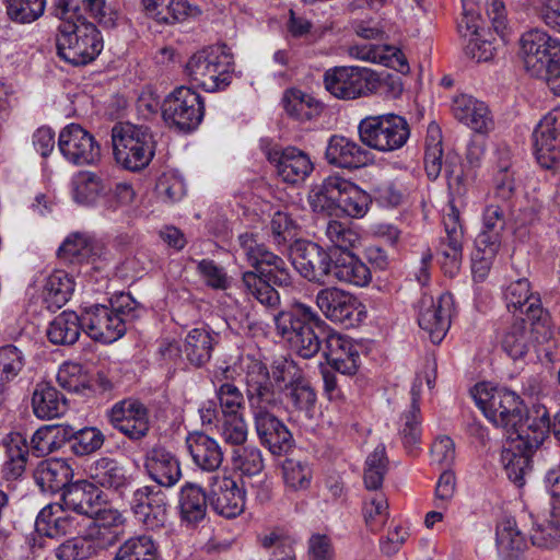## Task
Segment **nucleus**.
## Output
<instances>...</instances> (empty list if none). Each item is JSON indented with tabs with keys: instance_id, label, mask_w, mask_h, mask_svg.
Returning a JSON list of instances; mask_svg holds the SVG:
<instances>
[{
	"instance_id": "obj_1",
	"label": "nucleus",
	"mask_w": 560,
	"mask_h": 560,
	"mask_svg": "<svg viewBox=\"0 0 560 560\" xmlns=\"http://www.w3.org/2000/svg\"><path fill=\"white\" fill-rule=\"evenodd\" d=\"M238 245L254 270L242 276L243 292L268 308L280 304V294L272 287L288 288L293 283V275L285 260L258 243L252 233L238 236Z\"/></svg>"
},
{
	"instance_id": "obj_2",
	"label": "nucleus",
	"mask_w": 560,
	"mask_h": 560,
	"mask_svg": "<svg viewBox=\"0 0 560 560\" xmlns=\"http://www.w3.org/2000/svg\"><path fill=\"white\" fill-rule=\"evenodd\" d=\"M275 324L290 349L303 359L317 354L328 334L325 323L303 303H294L289 310L281 311L275 316Z\"/></svg>"
},
{
	"instance_id": "obj_3",
	"label": "nucleus",
	"mask_w": 560,
	"mask_h": 560,
	"mask_svg": "<svg viewBox=\"0 0 560 560\" xmlns=\"http://www.w3.org/2000/svg\"><path fill=\"white\" fill-rule=\"evenodd\" d=\"M56 35L58 56L72 66H85L103 49V38L96 26L81 14L77 19L60 15Z\"/></svg>"
},
{
	"instance_id": "obj_4",
	"label": "nucleus",
	"mask_w": 560,
	"mask_h": 560,
	"mask_svg": "<svg viewBox=\"0 0 560 560\" xmlns=\"http://www.w3.org/2000/svg\"><path fill=\"white\" fill-rule=\"evenodd\" d=\"M137 302L129 293L116 296L110 306L92 305L81 314L83 331L96 341L110 343L126 332V324L135 317Z\"/></svg>"
},
{
	"instance_id": "obj_5",
	"label": "nucleus",
	"mask_w": 560,
	"mask_h": 560,
	"mask_svg": "<svg viewBox=\"0 0 560 560\" xmlns=\"http://www.w3.org/2000/svg\"><path fill=\"white\" fill-rule=\"evenodd\" d=\"M116 162L125 170L139 172L145 168L155 154V141L149 127L118 122L112 129Z\"/></svg>"
},
{
	"instance_id": "obj_6",
	"label": "nucleus",
	"mask_w": 560,
	"mask_h": 560,
	"mask_svg": "<svg viewBox=\"0 0 560 560\" xmlns=\"http://www.w3.org/2000/svg\"><path fill=\"white\" fill-rule=\"evenodd\" d=\"M505 218L502 208L489 205L481 217V228L475 238V250L471 255L474 279L482 281L488 276L502 244Z\"/></svg>"
},
{
	"instance_id": "obj_7",
	"label": "nucleus",
	"mask_w": 560,
	"mask_h": 560,
	"mask_svg": "<svg viewBox=\"0 0 560 560\" xmlns=\"http://www.w3.org/2000/svg\"><path fill=\"white\" fill-rule=\"evenodd\" d=\"M185 71L197 86L207 92H217L231 83L233 58L219 47L205 48L188 59Z\"/></svg>"
},
{
	"instance_id": "obj_8",
	"label": "nucleus",
	"mask_w": 560,
	"mask_h": 560,
	"mask_svg": "<svg viewBox=\"0 0 560 560\" xmlns=\"http://www.w3.org/2000/svg\"><path fill=\"white\" fill-rule=\"evenodd\" d=\"M59 428L56 425H43L35 431L28 446L26 439L14 433L9 435L7 442V460L3 472L7 479H16L25 470L30 448L37 456H46L60 447L58 441Z\"/></svg>"
},
{
	"instance_id": "obj_9",
	"label": "nucleus",
	"mask_w": 560,
	"mask_h": 560,
	"mask_svg": "<svg viewBox=\"0 0 560 560\" xmlns=\"http://www.w3.org/2000/svg\"><path fill=\"white\" fill-rule=\"evenodd\" d=\"M360 140L380 152H392L402 148L410 136L407 120L396 114L370 116L358 127Z\"/></svg>"
},
{
	"instance_id": "obj_10",
	"label": "nucleus",
	"mask_w": 560,
	"mask_h": 560,
	"mask_svg": "<svg viewBox=\"0 0 560 560\" xmlns=\"http://www.w3.org/2000/svg\"><path fill=\"white\" fill-rule=\"evenodd\" d=\"M469 394L486 418L503 425L506 432L509 423H524L521 398L508 387H470Z\"/></svg>"
},
{
	"instance_id": "obj_11",
	"label": "nucleus",
	"mask_w": 560,
	"mask_h": 560,
	"mask_svg": "<svg viewBox=\"0 0 560 560\" xmlns=\"http://www.w3.org/2000/svg\"><path fill=\"white\" fill-rule=\"evenodd\" d=\"M527 73L547 86L560 73V43L546 32H527Z\"/></svg>"
},
{
	"instance_id": "obj_12",
	"label": "nucleus",
	"mask_w": 560,
	"mask_h": 560,
	"mask_svg": "<svg viewBox=\"0 0 560 560\" xmlns=\"http://www.w3.org/2000/svg\"><path fill=\"white\" fill-rule=\"evenodd\" d=\"M205 115L203 100L188 86L176 88L163 102L164 121L180 131H191L202 121Z\"/></svg>"
},
{
	"instance_id": "obj_13",
	"label": "nucleus",
	"mask_w": 560,
	"mask_h": 560,
	"mask_svg": "<svg viewBox=\"0 0 560 560\" xmlns=\"http://www.w3.org/2000/svg\"><path fill=\"white\" fill-rule=\"evenodd\" d=\"M376 82V72L361 67H335L324 74L325 89L339 100H355L373 93Z\"/></svg>"
},
{
	"instance_id": "obj_14",
	"label": "nucleus",
	"mask_w": 560,
	"mask_h": 560,
	"mask_svg": "<svg viewBox=\"0 0 560 560\" xmlns=\"http://www.w3.org/2000/svg\"><path fill=\"white\" fill-rule=\"evenodd\" d=\"M58 148L63 158L78 166L94 165L101 160V145L79 124H69L59 133Z\"/></svg>"
},
{
	"instance_id": "obj_15",
	"label": "nucleus",
	"mask_w": 560,
	"mask_h": 560,
	"mask_svg": "<svg viewBox=\"0 0 560 560\" xmlns=\"http://www.w3.org/2000/svg\"><path fill=\"white\" fill-rule=\"evenodd\" d=\"M334 252L324 249L311 241H298L294 246L293 265L306 280L325 284L331 277Z\"/></svg>"
},
{
	"instance_id": "obj_16",
	"label": "nucleus",
	"mask_w": 560,
	"mask_h": 560,
	"mask_svg": "<svg viewBox=\"0 0 560 560\" xmlns=\"http://www.w3.org/2000/svg\"><path fill=\"white\" fill-rule=\"evenodd\" d=\"M453 295L441 294L438 300L430 295H423L418 303V324L428 332L433 343H440L445 337L453 312Z\"/></svg>"
},
{
	"instance_id": "obj_17",
	"label": "nucleus",
	"mask_w": 560,
	"mask_h": 560,
	"mask_svg": "<svg viewBox=\"0 0 560 560\" xmlns=\"http://www.w3.org/2000/svg\"><path fill=\"white\" fill-rule=\"evenodd\" d=\"M534 155L546 170L555 168L560 162V109L546 114L533 132Z\"/></svg>"
},
{
	"instance_id": "obj_18",
	"label": "nucleus",
	"mask_w": 560,
	"mask_h": 560,
	"mask_svg": "<svg viewBox=\"0 0 560 560\" xmlns=\"http://www.w3.org/2000/svg\"><path fill=\"white\" fill-rule=\"evenodd\" d=\"M209 504L217 514L234 518L244 512L245 490L232 477L213 475L209 478Z\"/></svg>"
},
{
	"instance_id": "obj_19",
	"label": "nucleus",
	"mask_w": 560,
	"mask_h": 560,
	"mask_svg": "<svg viewBox=\"0 0 560 560\" xmlns=\"http://www.w3.org/2000/svg\"><path fill=\"white\" fill-rule=\"evenodd\" d=\"M527 339L540 362H551L553 330L550 314L541 306L538 295H527Z\"/></svg>"
},
{
	"instance_id": "obj_20",
	"label": "nucleus",
	"mask_w": 560,
	"mask_h": 560,
	"mask_svg": "<svg viewBox=\"0 0 560 560\" xmlns=\"http://www.w3.org/2000/svg\"><path fill=\"white\" fill-rule=\"evenodd\" d=\"M106 416L109 423L130 440H140L149 432L148 409L137 399L117 401Z\"/></svg>"
},
{
	"instance_id": "obj_21",
	"label": "nucleus",
	"mask_w": 560,
	"mask_h": 560,
	"mask_svg": "<svg viewBox=\"0 0 560 560\" xmlns=\"http://www.w3.org/2000/svg\"><path fill=\"white\" fill-rule=\"evenodd\" d=\"M135 517L147 529H159L164 526L166 515V494L151 486H143L132 492L129 502Z\"/></svg>"
},
{
	"instance_id": "obj_22",
	"label": "nucleus",
	"mask_w": 560,
	"mask_h": 560,
	"mask_svg": "<svg viewBox=\"0 0 560 560\" xmlns=\"http://www.w3.org/2000/svg\"><path fill=\"white\" fill-rule=\"evenodd\" d=\"M445 235L440 237L436 256L445 273L454 276L463 259L464 232L459 223V213L455 208L443 217Z\"/></svg>"
},
{
	"instance_id": "obj_23",
	"label": "nucleus",
	"mask_w": 560,
	"mask_h": 560,
	"mask_svg": "<svg viewBox=\"0 0 560 560\" xmlns=\"http://www.w3.org/2000/svg\"><path fill=\"white\" fill-rule=\"evenodd\" d=\"M316 304L326 318L347 327L358 322L360 302L358 299L338 288H325L318 291Z\"/></svg>"
},
{
	"instance_id": "obj_24",
	"label": "nucleus",
	"mask_w": 560,
	"mask_h": 560,
	"mask_svg": "<svg viewBox=\"0 0 560 560\" xmlns=\"http://www.w3.org/2000/svg\"><path fill=\"white\" fill-rule=\"evenodd\" d=\"M267 158L276 165L278 175L289 184L303 183L314 171L310 155L295 147L270 150Z\"/></svg>"
},
{
	"instance_id": "obj_25",
	"label": "nucleus",
	"mask_w": 560,
	"mask_h": 560,
	"mask_svg": "<svg viewBox=\"0 0 560 560\" xmlns=\"http://www.w3.org/2000/svg\"><path fill=\"white\" fill-rule=\"evenodd\" d=\"M524 423L508 424L506 441L501 454L504 471L510 481L517 487L524 485L525 474V438Z\"/></svg>"
},
{
	"instance_id": "obj_26",
	"label": "nucleus",
	"mask_w": 560,
	"mask_h": 560,
	"mask_svg": "<svg viewBox=\"0 0 560 560\" xmlns=\"http://www.w3.org/2000/svg\"><path fill=\"white\" fill-rule=\"evenodd\" d=\"M325 158L330 165L357 170L372 162V154L354 140L345 136L334 135L329 138Z\"/></svg>"
},
{
	"instance_id": "obj_27",
	"label": "nucleus",
	"mask_w": 560,
	"mask_h": 560,
	"mask_svg": "<svg viewBox=\"0 0 560 560\" xmlns=\"http://www.w3.org/2000/svg\"><path fill=\"white\" fill-rule=\"evenodd\" d=\"M104 247L88 234L75 232L70 234L58 249V256L72 264H91L95 270L103 268L102 255Z\"/></svg>"
},
{
	"instance_id": "obj_28",
	"label": "nucleus",
	"mask_w": 560,
	"mask_h": 560,
	"mask_svg": "<svg viewBox=\"0 0 560 560\" xmlns=\"http://www.w3.org/2000/svg\"><path fill=\"white\" fill-rule=\"evenodd\" d=\"M63 505L80 515L98 517L103 512V493L92 482L82 480L69 486L62 493Z\"/></svg>"
},
{
	"instance_id": "obj_29",
	"label": "nucleus",
	"mask_w": 560,
	"mask_h": 560,
	"mask_svg": "<svg viewBox=\"0 0 560 560\" xmlns=\"http://www.w3.org/2000/svg\"><path fill=\"white\" fill-rule=\"evenodd\" d=\"M255 420V429L262 445L271 454L283 455L293 444V436L285 424L269 411H259Z\"/></svg>"
},
{
	"instance_id": "obj_30",
	"label": "nucleus",
	"mask_w": 560,
	"mask_h": 560,
	"mask_svg": "<svg viewBox=\"0 0 560 560\" xmlns=\"http://www.w3.org/2000/svg\"><path fill=\"white\" fill-rule=\"evenodd\" d=\"M322 351L328 364L336 372L343 375L355 374L359 352L348 337L328 331Z\"/></svg>"
},
{
	"instance_id": "obj_31",
	"label": "nucleus",
	"mask_w": 560,
	"mask_h": 560,
	"mask_svg": "<svg viewBox=\"0 0 560 560\" xmlns=\"http://www.w3.org/2000/svg\"><path fill=\"white\" fill-rule=\"evenodd\" d=\"M144 468L153 481L165 488L175 486L182 478L178 458L162 446L153 447L147 453Z\"/></svg>"
},
{
	"instance_id": "obj_32",
	"label": "nucleus",
	"mask_w": 560,
	"mask_h": 560,
	"mask_svg": "<svg viewBox=\"0 0 560 560\" xmlns=\"http://www.w3.org/2000/svg\"><path fill=\"white\" fill-rule=\"evenodd\" d=\"M78 521L65 505L48 504L40 510L35 521V529L39 536L59 538L75 532Z\"/></svg>"
},
{
	"instance_id": "obj_33",
	"label": "nucleus",
	"mask_w": 560,
	"mask_h": 560,
	"mask_svg": "<svg viewBox=\"0 0 560 560\" xmlns=\"http://www.w3.org/2000/svg\"><path fill=\"white\" fill-rule=\"evenodd\" d=\"M454 117L476 132L486 133L493 127V120L488 106L475 97L462 94L453 100Z\"/></svg>"
},
{
	"instance_id": "obj_34",
	"label": "nucleus",
	"mask_w": 560,
	"mask_h": 560,
	"mask_svg": "<svg viewBox=\"0 0 560 560\" xmlns=\"http://www.w3.org/2000/svg\"><path fill=\"white\" fill-rule=\"evenodd\" d=\"M331 277L355 287H365L372 279L369 267L352 250L334 252Z\"/></svg>"
},
{
	"instance_id": "obj_35",
	"label": "nucleus",
	"mask_w": 560,
	"mask_h": 560,
	"mask_svg": "<svg viewBox=\"0 0 560 560\" xmlns=\"http://www.w3.org/2000/svg\"><path fill=\"white\" fill-rule=\"evenodd\" d=\"M89 477L95 487L113 490L120 495L130 483V478L126 475L124 467L117 460L108 457L95 460L89 467Z\"/></svg>"
},
{
	"instance_id": "obj_36",
	"label": "nucleus",
	"mask_w": 560,
	"mask_h": 560,
	"mask_svg": "<svg viewBox=\"0 0 560 560\" xmlns=\"http://www.w3.org/2000/svg\"><path fill=\"white\" fill-rule=\"evenodd\" d=\"M72 478V469L63 459L42 460L34 470L36 485L43 492L66 490Z\"/></svg>"
},
{
	"instance_id": "obj_37",
	"label": "nucleus",
	"mask_w": 560,
	"mask_h": 560,
	"mask_svg": "<svg viewBox=\"0 0 560 560\" xmlns=\"http://www.w3.org/2000/svg\"><path fill=\"white\" fill-rule=\"evenodd\" d=\"M145 14L160 24H174L198 13L187 0H141Z\"/></svg>"
},
{
	"instance_id": "obj_38",
	"label": "nucleus",
	"mask_w": 560,
	"mask_h": 560,
	"mask_svg": "<svg viewBox=\"0 0 560 560\" xmlns=\"http://www.w3.org/2000/svg\"><path fill=\"white\" fill-rule=\"evenodd\" d=\"M189 453L194 463L203 470L215 471L223 462L220 444L203 433L190 434L187 439Z\"/></svg>"
},
{
	"instance_id": "obj_39",
	"label": "nucleus",
	"mask_w": 560,
	"mask_h": 560,
	"mask_svg": "<svg viewBox=\"0 0 560 560\" xmlns=\"http://www.w3.org/2000/svg\"><path fill=\"white\" fill-rule=\"evenodd\" d=\"M60 15L77 19L80 14H89L104 27H113L116 23V13L112 11L106 0H60Z\"/></svg>"
},
{
	"instance_id": "obj_40",
	"label": "nucleus",
	"mask_w": 560,
	"mask_h": 560,
	"mask_svg": "<svg viewBox=\"0 0 560 560\" xmlns=\"http://www.w3.org/2000/svg\"><path fill=\"white\" fill-rule=\"evenodd\" d=\"M342 180L343 177L337 175L328 176L311 189L308 202L314 212H323L329 215L338 213Z\"/></svg>"
},
{
	"instance_id": "obj_41",
	"label": "nucleus",
	"mask_w": 560,
	"mask_h": 560,
	"mask_svg": "<svg viewBox=\"0 0 560 560\" xmlns=\"http://www.w3.org/2000/svg\"><path fill=\"white\" fill-rule=\"evenodd\" d=\"M81 330H83L81 315L73 311H63L50 322L47 338L54 345L70 346L78 341Z\"/></svg>"
},
{
	"instance_id": "obj_42",
	"label": "nucleus",
	"mask_w": 560,
	"mask_h": 560,
	"mask_svg": "<svg viewBox=\"0 0 560 560\" xmlns=\"http://www.w3.org/2000/svg\"><path fill=\"white\" fill-rule=\"evenodd\" d=\"M68 399L57 387L36 388L32 396V408L38 419L59 418L68 410Z\"/></svg>"
},
{
	"instance_id": "obj_43",
	"label": "nucleus",
	"mask_w": 560,
	"mask_h": 560,
	"mask_svg": "<svg viewBox=\"0 0 560 560\" xmlns=\"http://www.w3.org/2000/svg\"><path fill=\"white\" fill-rule=\"evenodd\" d=\"M530 541L538 548H553L560 541V505L552 506L549 516H535L529 533Z\"/></svg>"
},
{
	"instance_id": "obj_44",
	"label": "nucleus",
	"mask_w": 560,
	"mask_h": 560,
	"mask_svg": "<svg viewBox=\"0 0 560 560\" xmlns=\"http://www.w3.org/2000/svg\"><path fill=\"white\" fill-rule=\"evenodd\" d=\"M282 104L285 113L299 121H307L320 115L323 105L314 96L299 89L284 92Z\"/></svg>"
},
{
	"instance_id": "obj_45",
	"label": "nucleus",
	"mask_w": 560,
	"mask_h": 560,
	"mask_svg": "<svg viewBox=\"0 0 560 560\" xmlns=\"http://www.w3.org/2000/svg\"><path fill=\"white\" fill-rule=\"evenodd\" d=\"M215 337L205 328H194L188 331L184 340L186 359L196 366H202L211 359Z\"/></svg>"
},
{
	"instance_id": "obj_46",
	"label": "nucleus",
	"mask_w": 560,
	"mask_h": 560,
	"mask_svg": "<svg viewBox=\"0 0 560 560\" xmlns=\"http://www.w3.org/2000/svg\"><path fill=\"white\" fill-rule=\"evenodd\" d=\"M409 398L410 406L409 409L401 415L402 425L400 429L402 443L406 448H412L419 444L421 438L420 388L411 387Z\"/></svg>"
},
{
	"instance_id": "obj_47",
	"label": "nucleus",
	"mask_w": 560,
	"mask_h": 560,
	"mask_svg": "<svg viewBox=\"0 0 560 560\" xmlns=\"http://www.w3.org/2000/svg\"><path fill=\"white\" fill-rule=\"evenodd\" d=\"M74 291L73 279L63 270L54 271L46 280L44 300L48 308H60Z\"/></svg>"
},
{
	"instance_id": "obj_48",
	"label": "nucleus",
	"mask_w": 560,
	"mask_h": 560,
	"mask_svg": "<svg viewBox=\"0 0 560 560\" xmlns=\"http://www.w3.org/2000/svg\"><path fill=\"white\" fill-rule=\"evenodd\" d=\"M497 545L500 552L518 560L523 553L525 538L513 517H504L497 526Z\"/></svg>"
},
{
	"instance_id": "obj_49",
	"label": "nucleus",
	"mask_w": 560,
	"mask_h": 560,
	"mask_svg": "<svg viewBox=\"0 0 560 560\" xmlns=\"http://www.w3.org/2000/svg\"><path fill=\"white\" fill-rule=\"evenodd\" d=\"M208 494L196 485H186L180 493V513L184 521L196 524L207 512Z\"/></svg>"
},
{
	"instance_id": "obj_50",
	"label": "nucleus",
	"mask_w": 560,
	"mask_h": 560,
	"mask_svg": "<svg viewBox=\"0 0 560 560\" xmlns=\"http://www.w3.org/2000/svg\"><path fill=\"white\" fill-rule=\"evenodd\" d=\"M371 197L359 186L343 178L338 211L351 218H362L369 210Z\"/></svg>"
},
{
	"instance_id": "obj_51",
	"label": "nucleus",
	"mask_w": 560,
	"mask_h": 560,
	"mask_svg": "<svg viewBox=\"0 0 560 560\" xmlns=\"http://www.w3.org/2000/svg\"><path fill=\"white\" fill-rule=\"evenodd\" d=\"M550 421L548 410L542 405H533L527 410V452L538 448L548 438Z\"/></svg>"
},
{
	"instance_id": "obj_52",
	"label": "nucleus",
	"mask_w": 560,
	"mask_h": 560,
	"mask_svg": "<svg viewBox=\"0 0 560 560\" xmlns=\"http://www.w3.org/2000/svg\"><path fill=\"white\" fill-rule=\"evenodd\" d=\"M259 544L272 550L269 560H296L295 539L281 530H271L259 536Z\"/></svg>"
},
{
	"instance_id": "obj_53",
	"label": "nucleus",
	"mask_w": 560,
	"mask_h": 560,
	"mask_svg": "<svg viewBox=\"0 0 560 560\" xmlns=\"http://www.w3.org/2000/svg\"><path fill=\"white\" fill-rule=\"evenodd\" d=\"M158 548L151 536L129 538L117 550L114 560H156Z\"/></svg>"
},
{
	"instance_id": "obj_54",
	"label": "nucleus",
	"mask_w": 560,
	"mask_h": 560,
	"mask_svg": "<svg viewBox=\"0 0 560 560\" xmlns=\"http://www.w3.org/2000/svg\"><path fill=\"white\" fill-rule=\"evenodd\" d=\"M329 252H351L359 242V234L348 224L329 220L325 226Z\"/></svg>"
},
{
	"instance_id": "obj_55",
	"label": "nucleus",
	"mask_w": 560,
	"mask_h": 560,
	"mask_svg": "<svg viewBox=\"0 0 560 560\" xmlns=\"http://www.w3.org/2000/svg\"><path fill=\"white\" fill-rule=\"evenodd\" d=\"M388 470V458L383 444L366 457L364 468V485L369 490H377L382 487L385 475Z\"/></svg>"
},
{
	"instance_id": "obj_56",
	"label": "nucleus",
	"mask_w": 560,
	"mask_h": 560,
	"mask_svg": "<svg viewBox=\"0 0 560 560\" xmlns=\"http://www.w3.org/2000/svg\"><path fill=\"white\" fill-rule=\"evenodd\" d=\"M73 198L77 202L89 205L105 190L100 176L92 172H79L72 180Z\"/></svg>"
},
{
	"instance_id": "obj_57",
	"label": "nucleus",
	"mask_w": 560,
	"mask_h": 560,
	"mask_svg": "<svg viewBox=\"0 0 560 560\" xmlns=\"http://www.w3.org/2000/svg\"><path fill=\"white\" fill-rule=\"evenodd\" d=\"M443 149L440 129L438 126H430L425 139L424 168L431 179L438 178L442 171Z\"/></svg>"
},
{
	"instance_id": "obj_58",
	"label": "nucleus",
	"mask_w": 560,
	"mask_h": 560,
	"mask_svg": "<svg viewBox=\"0 0 560 560\" xmlns=\"http://www.w3.org/2000/svg\"><path fill=\"white\" fill-rule=\"evenodd\" d=\"M282 475L285 486L293 491L306 490L313 477L310 465L295 458L284 459Z\"/></svg>"
},
{
	"instance_id": "obj_59",
	"label": "nucleus",
	"mask_w": 560,
	"mask_h": 560,
	"mask_svg": "<svg viewBox=\"0 0 560 560\" xmlns=\"http://www.w3.org/2000/svg\"><path fill=\"white\" fill-rule=\"evenodd\" d=\"M7 14L16 23H32L43 15L46 0H4Z\"/></svg>"
},
{
	"instance_id": "obj_60",
	"label": "nucleus",
	"mask_w": 560,
	"mask_h": 560,
	"mask_svg": "<svg viewBox=\"0 0 560 560\" xmlns=\"http://www.w3.org/2000/svg\"><path fill=\"white\" fill-rule=\"evenodd\" d=\"M94 553L93 542L85 536L66 539L54 549L56 560H85Z\"/></svg>"
},
{
	"instance_id": "obj_61",
	"label": "nucleus",
	"mask_w": 560,
	"mask_h": 560,
	"mask_svg": "<svg viewBox=\"0 0 560 560\" xmlns=\"http://www.w3.org/2000/svg\"><path fill=\"white\" fill-rule=\"evenodd\" d=\"M232 464L243 475H258L264 469L261 451L253 445L238 446L233 450Z\"/></svg>"
},
{
	"instance_id": "obj_62",
	"label": "nucleus",
	"mask_w": 560,
	"mask_h": 560,
	"mask_svg": "<svg viewBox=\"0 0 560 560\" xmlns=\"http://www.w3.org/2000/svg\"><path fill=\"white\" fill-rule=\"evenodd\" d=\"M503 301L510 320L525 323V282L524 279L517 278L511 281L503 291Z\"/></svg>"
},
{
	"instance_id": "obj_63",
	"label": "nucleus",
	"mask_w": 560,
	"mask_h": 560,
	"mask_svg": "<svg viewBox=\"0 0 560 560\" xmlns=\"http://www.w3.org/2000/svg\"><path fill=\"white\" fill-rule=\"evenodd\" d=\"M105 442V436L95 427H86L77 431L71 438V448L78 456L90 455L98 451Z\"/></svg>"
},
{
	"instance_id": "obj_64",
	"label": "nucleus",
	"mask_w": 560,
	"mask_h": 560,
	"mask_svg": "<svg viewBox=\"0 0 560 560\" xmlns=\"http://www.w3.org/2000/svg\"><path fill=\"white\" fill-rule=\"evenodd\" d=\"M366 526L372 532H378L388 518V503L383 493H374L369 498L363 508Z\"/></svg>"
}]
</instances>
